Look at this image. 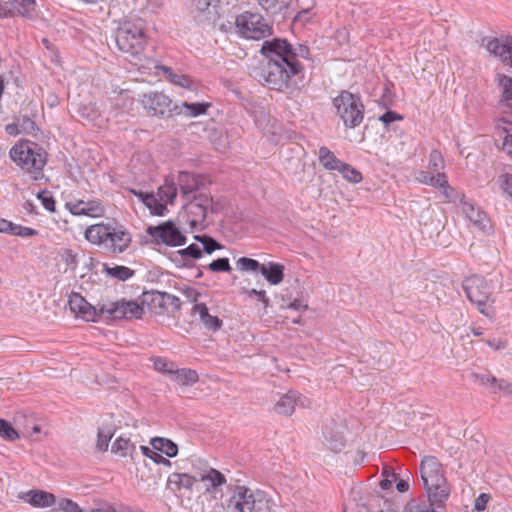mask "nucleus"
I'll list each match as a JSON object with an SVG mask.
<instances>
[{
	"label": "nucleus",
	"mask_w": 512,
	"mask_h": 512,
	"mask_svg": "<svg viewBox=\"0 0 512 512\" xmlns=\"http://www.w3.org/2000/svg\"><path fill=\"white\" fill-rule=\"evenodd\" d=\"M142 103L150 115L165 117L174 114L172 100L162 92H150L144 94Z\"/></svg>",
	"instance_id": "obj_12"
},
{
	"label": "nucleus",
	"mask_w": 512,
	"mask_h": 512,
	"mask_svg": "<svg viewBox=\"0 0 512 512\" xmlns=\"http://www.w3.org/2000/svg\"><path fill=\"white\" fill-rule=\"evenodd\" d=\"M202 481L209 480L214 488L223 485L226 482L225 476L218 470L211 468L210 471L201 477Z\"/></svg>",
	"instance_id": "obj_48"
},
{
	"label": "nucleus",
	"mask_w": 512,
	"mask_h": 512,
	"mask_svg": "<svg viewBox=\"0 0 512 512\" xmlns=\"http://www.w3.org/2000/svg\"><path fill=\"white\" fill-rule=\"evenodd\" d=\"M498 181L502 190L512 198V174L504 173L499 176Z\"/></svg>",
	"instance_id": "obj_54"
},
{
	"label": "nucleus",
	"mask_w": 512,
	"mask_h": 512,
	"mask_svg": "<svg viewBox=\"0 0 512 512\" xmlns=\"http://www.w3.org/2000/svg\"><path fill=\"white\" fill-rule=\"evenodd\" d=\"M22 499L37 508H45L56 503L54 494L44 490H30L23 494Z\"/></svg>",
	"instance_id": "obj_19"
},
{
	"label": "nucleus",
	"mask_w": 512,
	"mask_h": 512,
	"mask_svg": "<svg viewBox=\"0 0 512 512\" xmlns=\"http://www.w3.org/2000/svg\"><path fill=\"white\" fill-rule=\"evenodd\" d=\"M11 159L24 171L31 174L33 180L43 178V168L47 162V152L35 142L25 141L13 146Z\"/></svg>",
	"instance_id": "obj_4"
},
{
	"label": "nucleus",
	"mask_w": 512,
	"mask_h": 512,
	"mask_svg": "<svg viewBox=\"0 0 512 512\" xmlns=\"http://www.w3.org/2000/svg\"><path fill=\"white\" fill-rule=\"evenodd\" d=\"M84 201L83 200H79L75 203L73 202H67L66 203V207L69 209V211L73 214V215H85V211H84Z\"/></svg>",
	"instance_id": "obj_61"
},
{
	"label": "nucleus",
	"mask_w": 512,
	"mask_h": 512,
	"mask_svg": "<svg viewBox=\"0 0 512 512\" xmlns=\"http://www.w3.org/2000/svg\"><path fill=\"white\" fill-rule=\"evenodd\" d=\"M83 208L85 211V216L89 217H99L104 213L103 205L96 200L84 201Z\"/></svg>",
	"instance_id": "obj_44"
},
{
	"label": "nucleus",
	"mask_w": 512,
	"mask_h": 512,
	"mask_svg": "<svg viewBox=\"0 0 512 512\" xmlns=\"http://www.w3.org/2000/svg\"><path fill=\"white\" fill-rule=\"evenodd\" d=\"M178 184L183 195H189L203 185L202 177L200 175L191 174L185 171L179 173Z\"/></svg>",
	"instance_id": "obj_23"
},
{
	"label": "nucleus",
	"mask_w": 512,
	"mask_h": 512,
	"mask_svg": "<svg viewBox=\"0 0 512 512\" xmlns=\"http://www.w3.org/2000/svg\"><path fill=\"white\" fill-rule=\"evenodd\" d=\"M38 231L30 228V227H24L18 224H15L14 231L12 232V235L20 236V237H32L38 235Z\"/></svg>",
	"instance_id": "obj_56"
},
{
	"label": "nucleus",
	"mask_w": 512,
	"mask_h": 512,
	"mask_svg": "<svg viewBox=\"0 0 512 512\" xmlns=\"http://www.w3.org/2000/svg\"><path fill=\"white\" fill-rule=\"evenodd\" d=\"M13 8L21 16H29L34 11L36 2L35 0H10Z\"/></svg>",
	"instance_id": "obj_38"
},
{
	"label": "nucleus",
	"mask_w": 512,
	"mask_h": 512,
	"mask_svg": "<svg viewBox=\"0 0 512 512\" xmlns=\"http://www.w3.org/2000/svg\"><path fill=\"white\" fill-rule=\"evenodd\" d=\"M342 176L351 183H359L363 177L360 171L352 167L350 164L343 162L339 169H336Z\"/></svg>",
	"instance_id": "obj_35"
},
{
	"label": "nucleus",
	"mask_w": 512,
	"mask_h": 512,
	"mask_svg": "<svg viewBox=\"0 0 512 512\" xmlns=\"http://www.w3.org/2000/svg\"><path fill=\"white\" fill-rule=\"evenodd\" d=\"M116 431V425L112 416H109L101 426L98 428L97 434V447L101 451H106L109 446V442Z\"/></svg>",
	"instance_id": "obj_21"
},
{
	"label": "nucleus",
	"mask_w": 512,
	"mask_h": 512,
	"mask_svg": "<svg viewBox=\"0 0 512 512\" xmlns=\"http://www.w3.org/2000/svg\"><path fill=\"white\" fill-rule=\"evenodd\" d=\"M261 7L269 14H278L288 8L291 0H258Z\"/></svg>",
	"instance_id": "obj_32"
},
{
	"label": "nucleus",
	"mask_w": 512,
	"mask_h": 512,
	"mask_svg": "<svg viewBox=\"0 0 512 512\" xmlns=\"http://www.w3.org/2000/svg\"><path fill=\"white\" fill-rule=\"evenodd\" d=\"M194 239L203 245L202 253L211 254L222 248V245L209 235H195Z\"/></svg>",
	"instance_id": "obj_36"
},
{
	"label": "nucleus",
	"mask_w": 512,
	"mask_h": 512,
	"mask_svg": "<svg viewBox=\"0 0 512 512\" xmlns=\"http://www.w3.org/2000/svg\"><path fill=\"white\" fill-rule=\"evenodd\" d=\"M135 445L130 442V439L119 437L112 445V452L120 454L121 456H127L129 451H134Z\"/></svg>",
	"instance_id": "obj_37"
},
{
	"label": "nucleus",
	"mask_w": 512,
	"mask_h": 512,
	"mask_svg": "<svg viewBox=\"0 0 512 512\" xmlns=\"http://www.w3.org/2000/svg\"><path fill=\"white\" fill-rule=\"evenodd\" d=\"M318 157L324 168L328 170L339 169L343 161L339 160L335 154L325 146L319 148Z\"/></svg>",
	"instance_id": "obj_28"
},
{
	"label": "nucleus",
	"mask_w": 512,
	"mask_h": 512,
	"mask_svg": "<svg viewBox=\"0 0 512 512\" xmlns=\"http://www.w3.org/2000/svg\"><path fill=\"white\" fill-rule=\"evenodd\" d=\"M37 198L41 201L42 205L50 212H55L56 202L50 192L43 190L37 194Z\"/></svg>",
	"instance_id": "obj_51"
},
{
	"label": "nucleus",
	"mask_w": 512,
	"mask_h": 512,
	"mask_svg": "<svg viewBox=\"0 0 512 512\" xmlns=\"http://www.w3.org/2000/svg\"><path fill=\"white\" fill-rule=\"evenodd\" d=\"M497 392H503L504 394L512 397V383L504 379H498V382H496L492 390V393Z\"/></svg>",
	"instance_id": "obj_55"
},
{
	"label": "nucleus",
	"mask_w": 512,
	"mask_h": 512,
	"mask_svg": "<svg viewBox=\"0 0 512 512\" xmlns=\"http://www.w3.org/2000/svg\"><path fill=\"white\" fill-rule=\"evenodd\" d=\"M158 196H159V201H165L167 203H170L172 204L174 199L176 198L177 196V188L176 186L172 183V184H165L163 186H160L158 188Z\"/></svg>",
	"instance_id": "obj_39"
},
{
	"label": "nucleus",
	"mask_w": 512,
	"mask_h": 512,
	"mask_svg": "<svg viewBox=\"0 0 512 512\" xmlns=\"http://www.w3.org/2000/svg\"><path fill=\"white\" fill-rule=\"evenodd\" d=\"M442 162L441 154L438 151L433 150L430 154V168L435 172H439V169L442 168Z\"/></svg>",
	"instance_id": "obj_58"
},
{
	"label": "nucleus",
	"mask_w": 512,
	"mask_h": 512,
	"mask_svg": "<svg viewBox=\"0 0 512 512\" xmlns=\"http://www.w3.org/2000/svg\"><path fill=\"white\" fill-rule=\"evenodd\" d=\"M293 58L295 62H299L298 58L309 59L310 49L305 44H298L296 47L292 45Z\"/></svg>",
	"instance_id": "obj_53"
},
{
	"label": "nucleus",
	"mask_w": 512,
	"mask_h": 512,
	"mask_svg": "<svg viewBox=\"0 0 512 512\" xmlns=\"http://www.w3.org/2000/svg\"><path fill=\"white\" fill-rule=\"evenodd\" d=\"M260 53L267 64L255 71V78L259 82L279 92L297 86L294 78L303 72V66L294 61L291 43L282 38L266 40Z\"/></svg>",
	"instance_id": "obj_1"
},
{
	"label": "nucleus",
	"mask_w": 512,
	"mask_h": 512,
	"mask_svg": "<svg viewBox=\"0 0 512 512\" xmlns=\"http://www.w3.org/2000/svg\"><path fill=\"white\" fill-rule=\"evenodd\" d=\"M333 105L346 128H356L364 119V105L358 94L343 90L333 99Z\"/></svg>",
	"instance_id": "obj_5"
},
{
	"label": "nucleus",
	"mask_w": 512,
	"mask_h": 512,
	"mask_svg": "<svg viewBox=\"0 0 512 512\" xmlns=\"http://www.w3.org/2000/svg\"><path fill=\"white\" fill-rule=\"evenodd\" d=\"M236 265L242 271L260 272L263 264L252 258L241 257L237 260Z\"/></svg>",
	"instance_id": "obj_41"
},
{
	"label": "nucleus",
	"mask_w": 512,
	"mask_h": 512,
	"mask_svg": "<svg viewBox=\"0 0 512 512\" xmlns=\"http://www.w3.org/2000/svg\"><path fill=\"white\" fill-rule=\"evenodd\" d=\"M490 498L491 497L489 494L481 493L474 501V510H476L477 512L484 511Z\"/></svg>",
	"instance_id": "obj_59"
},
{
	"label": "nucleus",
	"mask_w": 512,
	"mask_h": 512,
	"mask_svg": "<svg viewBox=\"0 0 512 512\" xmlns=\"http://www.w3.org/2000/svg\"><path fill=\"white\" fill-rule=\"evenodd\" d=\"M132 193L150 210L151 214L164 216L168 209L166 204L160 202L153 193L132 190Z\"/></svg>",
	"instance_id": "obj_20"
},
{
	"label": "nucleus",
	"mask_w": 512,
	"mask_h": 512,
	"mask_svg": "<svg viewBox=\"0 0 512 512\" xmlns=\"http://www.w3.org/2000/svg\"><path fill=\"white\" fill-rule=\"evenodd\" d=\"M250 297H256L257 300L261 301L264 304V307L269 305V298L266 296V292L264 290H246L245 291Z\"/></svg>",
	"instance_id": "obj_62"
},
{
	"label": "nucleus",
	"mask_w": 512,
	"mask_h": 512,
	"mask_svg": "<svg viewBox=\"0 0 512 512\" xmlns=\"http://www.w3.org/2000/svg\"><path fill=\"white\" fill-rule=\"evenodd\" d=\"M0 436L8 441H15L20 438L19 433L13 428L10 422L0 418Z\"/></svg>",
	"instance_id": "obj_40"
},
{
	"label": "nucleus",
	"mask_w": 512,
	"mask_h": 512,
	"mask_svg": "<svg viewBox=\"0 0 512 512\" xmlns=\"http://www.w3.org/2000/svg\"><path fill=\"white\" fill-rule=\"evenodd\" d=\"M68 304L72 313L81 317L85 321H98V317L104 313H100L99 307L92 306L79 293L72 292L69 296Z\"/></svg>",
	"instance_id": "obj_13"
},
{
	"label": "nucleus",
	"mask_w": 512,
	"mask_h": 512,
	"mask_svg": "<svg viewBox=\"0 0 512 512\" xmlns=\"http://www.w3.org/2000/svg\"><path fill=\"white\" fill-rule=\"evenodd\" d=\"M344 426L334 420L327 421L323 426V444L333 452H340L345 447Z\"/></svg>",
	"instance_id": "obj_14"
},
{
	"label": "nucleus",
	"mask_w": 512,
	"mask_h": 512,
	"mask_svg": "<svg viewBox=\"0 0 512 512\" xmlns=\"http://www.w3.org/2000/svg\"><path fill=\"white\" fill-rule=\"evenodd\" d=\"M469 219L480 228H486V215L483 211L477 210L474 214H470Z\"/></svg>",
	"instance_id": "obj_60"
},
{
	"label": "nucleus",
	"mask_w": 512,
	"mask_h": 512,
	"mask_svg": "<svg viewBox=\"0 0 512 512\" xmlns=\"http://www.w3.org/2000/svg\"><path fill=\"white\" fill-rule=\"evenodd\" d=\"M150 444L152 447L168 457H175L178 453V446L175 442L168 438L154 437L151 439Z\"/></svg>",
	"instance_id": "obj_27"
},
{
	"label": "nucleus",
	"mask_w": 512,
	"mask_h": 512,
	"mask_svg": "<svg viewBox=\"0 0 512 512\" xmlns=\"http://www.w3.org/2000/svg\"><path fill=\"white\" fill-rule=\"evenodd\" d=\"M85 238L90 243L103 247L111 254L123 253L132 242L130 232L116 222L89 226L85 231Z\"/></svg>",
	"instance_id": "obj_2"
},
{
	"label": "nucleus",
	"mask_w": 512,
	"mask_h": 512,
	"mask_svg": "<svg viewBox=\"0 0 512 512\" xmlns=\"http://www.w3.org/2000/svg\"><path fill=\"white\" fill-rule=\"evenodd\" d=\"M53 512H81L77 503L70 499H61L53 508Z\"/></svg>",
	"instance_id": "obj_50"
},
{
	"label": "nucleus",
	"mask_w": 512,
	"mask_h": 512,
	"mask_svg": "<svg viewBox=\"0 0 512 512\" xmlns=\"http://www.w3.org/2000/svg\"><path fill=\"white\" fill-rule=\"evenodd\" d=\"M154 365H155V368L157 370H159V371L167 372V373H170V374H173V372H174V370L172 369L173 364L172 363H168L164 359H157L154 362Z\"/></svg>",
	"instance_id": "obj_64"
},
{
	"label": "nucleus",
	"mask_w": 512,
	"mask_h": 512,
	"mask_svg": "<svg viewBox=\"0 0 512 512\" xmlns=\"http://www.w3.org/2000/svg\"><path fill=\"white\" fill-rule=\"evenodd\" d=\"M209 103H188L183 102L181 105H174V114H184L186 116L196 117L205 114Z\"/></svg>",
	"instance_id": "obj_26"
},
{
	"label": "nucleus",
	"mask_w": 512,
	"mask_h": 512,
	"mask_svg": "<svg viewBox=\"0 0 512 512\" xmlns=\"http://www.w3.org/2000/svg\"><path fill=\"white\" fill-rule=\"evenodd\" d=\"M472 379L475 383H478L479 385L489 387L491 391L493 390L496 382H498V379L489 373H473Z\"/></svg>",
	"instance_id": "obj_46"
},
{
	"label": "nucleus",
	"mask_w": 512,
	"mask_h": 512,
	"mask_svg": "<svg viewBox=\"0 0 512 512\" xmlns=\"http://www.w3.org/2000/svg\"><path fill=\"white\" fill-rule=\"evenodd\" d=\"M211 204V197L206 194L195 195L194 198L186 205L187 214L192 216L190 225L196 226L198 223L205 221L209 213V205Z\"/></svg>",
	"instance_id": "obj_15"
},
{
	"label": "nucleus",
	"mask_w": 512,
	"mask_h": 512,
	"mask_svg": "<svg viewBox=\"0 0 512 512\" xmlns=\"http://www.w3.org/2000/svg\"><path fill=\"white\" fill-rule=\"evenodd\" d=\"M103 271L111 278H115L120 281H126L135 274L134 270L121 265L110 267L108 264H104Z\"/></svg>",
	"instance_id": "obj_30"
},
{
	"label": "nucleus",
	"mask_w": 512,
	"mask_h": 512,
	"mask_svg": "<svg viewBox=\"0 0 512 512\" xmlns=\"http://www.w3.org/2000/svg\"><path fill=\"white\" fill-rule=\"evenodd\" d=\"M420 474L428 501L436 504L437 508L443 507L449 498L450 488L437 458L425 457L420 464Z\"/></svg>",
	"instance_id": "obj_3"
},
{
	"label": "nucleus",
	"mask_w": 512,
	"mask_h": 512,
	"mask_svg": "<svg viewBox=\"0 0 512 512\" xmlns=\"http://www.w3.org/2000/svg\"><path fill=\"white\" fill-rule=\"evenodd\" d=\"M486 48L503 63L512 67V37H506L504 40L498 38L490 39L486 44Z\"/></svg>",
	"instance_id": "obj_17"
},
{
	"label": "nucleus",
	"mask_w": 512,
	"mask_h": 512,
	"mask_svg": "<svg viewBox=\"0 0 512 512\" xmlns=\"http://www.w3.org/2000/svg\"><path fill=\"white\" fill-rule=\"evenodd\" d=\"M167 293L157 290L144 291L141 296V303L156 315H163L167 312Z\"/></svg>",
	"instance_id": "obj_18"
},
{
	"label": "nucleus",
	"mask_w": 512,
	"mask_h": 512,
	"mask_svg": "<svg viewBox=\"0 0 512 512\" xmlns=\"http://www.w3.org/2000/svg\"><path fill=\"white\" fill-rule=\"evenodd\" d=\"M403 119V116L396 113L395 111H392V110H387L384 114H382L380 117H379V120L385 125V126H388L390 125L391 123H393L394 121H400Z\"/></svg>",
	"instance_id": "obj_57"
},
{
	"label": "nucleus",
	"mask_w": 512,
	"mask_h": 512,
	"mask_svg": "<svg viewBox=\"0 0 512 512\" xmlns=\"http://www.w3.org/2000/svg\"><path fill=\"white\" fill-rule=\"evenodd\" d=\"M237 32L248 39L259 40L273 33L272 26L258 13L245 11L235 20Z\"/></svg>",
	"instance_id": "obj_8"
},
{
	"label": "nucleus",
	"mask_w": 512,
	"mask_h": 512,
	"mask_svg": "<svg viewBox=\"0 0 512 512\" xmlns=\"http://www.w3.org/2000/svg\"><path fill=\"white\" fill-rule=\"evenodd\" d=\"M498 85L502 89L500 102L508 108H512V77L506 75L498 76Z\"/></svg>",
	"instance_id": "obj_29"
},
{
	"label": "nucleus",
	"mask_w": 512,
	"mask_h": 512,
	"mask_svg": "<svg viewBox=\"0 0 512 512\" xmlns=\"http://www.w3.org/2000/svg\"><path fill=\"white\" fill-rule=\"evenodd\" d=\"M174 379L181 385H190L198 381L199 376L192 369H177L173 372Z\"/></svg>",
	"instance_id": "obj_33"
},
{
	"label": "nucleus",
	"mask_w": 512,
	"mask_h": 512,
	"mask_svg": "<svg viewBox=\"0 0 512 512\" xmlns=\"http://www.w3.org/2000/svg\"><path fill=\"white\" fill-rule=\"evenodd\" d=\"M160 69L167 75L168 80L180 87L190 88L192 80L189 76L184 74H176L170 67L161 66Z\"/></svg>",
	"instance_id": "obj_31"
},
{
	"label": "nucleus",
	"mask_w": 512,
	"mask_h": 512,
	"mask_svg": "<svg viewBox=\"0 0 512 512\" xmlns=\"http://www.w3.org/2000/svg\"><path fill=\"white\" fill-rule=\"evenodd\" d=\"M146 232L152 237L155 244H165L170 247L183 246L187 237L180 228L171 220L160 223L156 226H148Z\"/></svg>",
	"instance_id": "obj_9"
},
{
	"label": "nucleus",
	"mask_w": 512,
	"mask_h": 512,
	"mask_svg": "<svg viewBox=\"0 0 512 512\" xmlns=\"http://www.w3.org/2000/svg\"><path fill=\"white\" fill-rule=\"evenodd\" d=\"M166 302H167V312H169V307H171L172 312L178 311L181 308V301L177 296L167 293Z\"/></svg>",
	"instance_id": "obj_63"
},
{
	"label": "nucleus",
	"mask_w": 512,
	"mask_h": 512,
	"mask_svg": "<svg viewBox=\"0 0 512 512\" xmlns=\"http://www.w3.org/2000/svg\"><path fill=\"white\" fill-rule=\"evenodd\" d=\"M309 401L305 396H302L297 391H289L280 397L275 404V411L278 414L290 416L295 411L296 407H306Z\"/></svg>",
	"instance_id": "obj_16"
},
{
	"label": "nucleus",
	"mask_w": 512,
	"mask_h": 512,
	"mask_svg": "<svg viewBox=\"0 0 512 512\" xmlns=\"http://www.w3.org/2000/svg\"><path fill=\"white\" fill-rule=\"evenodd\" d=\"M60 257L62 261L66 264L68 269L71 271H75L78 266L77 253H75L72 249H63L60 252Z\"/></svg>",
	"instance_id": "obj_47"
},
{
	"label": "nucleus",
	"mask_w": 512,
	"mask_h": 512,
	"mask_svg": "<svg viewBox=\"0 0 512 512\" xmlns=\"http://www.w3.org/2000/svg\"><path fill=\"white\" fill-rule=\"evenodd\" d=\"M115 40L120 51L133 57H139L147 43L144 29L130 21L122 23L117 28Z\"/></svg>",
	"instance_id": "obj_6"
},
{
	"label": "nucleus",
	"mask_w": 512,
	"mask_h": 512,
	"mask_svg": "<svg viewBox=\"0 0 512 512\" xmlns=\"http://www.w3.org/2000/svg\"><path fill=\"white\" fill-rule=\"evenodd\" d=\"M140 449H141L143 455L148 457L149 459H151L154 463H156V464H163L165 466H171L170 460H168L167 458L163 457L159 453V451H156L153 447L151 449V448H149L147 446H141Z\"/></svg>",
	"instance_id": "obj_42"
},
{
	"label": "nucleus",
	"mask_w": 512,
	"mask_h": 512,
	"mask_svg": "<svg viewBox=\"0 0 512 512\" xmlns=\"http://www.w3.org/2000/svg\"><path fill=\"white\" fill-rule=\"evenodd\" d=\"M263 277L272 285H278L284 278V266L275 262L263 264L260 270Z\"/></svg>",
	"instance_id": "obj_25"
},
{
	"label": "nucleus",
	"mask_w": 512,
	"mask_h": 512,
	"mask_svg": "<svg viewBox=\"0 0 512 512\" xmlns=\"http://www.w3.org/2000/svg\"><path fill=\"white\" fill-rule=\"evenodd\" d=\"M193 312L199 315L201 322L207 329L217 331L222 327V320L217 316L210 315L206 304H195Z\"/></svg>",
	"instance_id": "obj_24"
},
{
	"label": "nucleus",
	"mask_w": 512,
	"mask_h": 512,
	"mask_svg": "<svg viewBox=\"0 0 512 512\" xmlns=\"http://www.w3.org/2000/svg\"><path fill=\"white\" fill-rule=\"evenodd\" d=\"M196 481L197 479L195 477L187 473H172L168 477L166 487L173 492H177L182 488L192 490Z\"/></svg>",
	"instance_id": "obj_22"
},
{
	"label": "nucleus",
	"mask_w": 512,
	"mask_h": 512,
	"mask_svg": "<svg viewBox=\"0 0 512 512\" xmlns=\"http://www.w3.org/2000/svg\"><path fill=\"white\" fill-rule=\"evenodd\" d=\"M100 313L107 314L108 318L114 320L121 319H139L144 313L142 303L138 304L134 300L121 299L116 302H112L110 305H98Z\"/></svg>",
	"instance_id": "obj_10"
},
{
	"label": "nucleus",
	"mask_w": 512,
	"mask_h": 512,
	"mask_svg": "<svg viewBox=\"0 0 512 512\" xmlns=\"http://www.w3.org/2000/svg\"><path fill=\"white\" fill-rule=\"evenodd\" d=\"M463 290L469 301L475 304L479 312L487 317L494 316V309L489 301L492 289L483 276L472 275L463 281Z\"/></svg>",
	"instance_id": "obj_7"
},
{
	"label": "nucleus",
	"mask_w": 512,
	"mask_h": 512,
	"mask_svg": "<svg viewBox=\"0 0 512 512\" xmlns=\"http://www.w3.org/2000/svg\"><path fill=\"white\" fill-rule=\"evenodd\" d=\"M257 496H261V493L257 492L255 494L249 488L237 485L233 495L228 500L227 510L229 512H254L260 510L259 503L261 500L257 499Z\"/></svg>",
	"instance_id": "obj_11"
},
{
	"label": "nucleus",
	"mask_w": 512,
	"mask_h": 512,
	"mask_svg": "<svg viewBox=\"0 0 512 512\" xmlns=\"http://www.w3.org/2000/svg\"><path fill=\"white\" fill-rule=\"evenodd\" d=\"M443 189L442 193L445 196L446 200L449 202H460L462 193L457 192L453 187H451L448 183L444 184L442 187Z\"/></svg>",
	"instance_id": "obj_52"
},
{
	"label": "nucleus",
	"mask_w": 512,
	"mask_h": 512,
	"mask_svg": "<svg viewBox=\"0 0 512 512\" xmlns=\"http://www.w3.org/2000/svg\"><path fill=\"white\" fill-rule=\"evenodd\" d=\"M207 269L212 272H230L232 267L230 265L229 259L226 257L218 258L213 260L211 263L207 265Z\"/></svg>",
	"instance_id": "obj_49"
},
{
	"label": "nucleus",
	"mask_w": 512,
	"mask_h": 512,
	"mask_svg": "<svg viewBox=\"0 0 512 512\" xmlns=\"http://www.w3.org/2000/svg\"><path fill=\"white\" fill-rule=\"evenodd\" d=\"M422 183L429 184L434 187H442L447 184L446 175L444 173L437 172L436 175L431 174L427 171H422L418 178Z\"/></svg>",
	"instance_id": "obj_34"
},
{
	"label": "nucleus",
	"mask_w": 512,
	"mask_h": 512,
	"mask_svg": "<svg viewBox=\"0 0 512 512\" xmlns=\"http://www.w3.org/2000/svg\"><path fill=\"white\" fill-rule=\"evenodd\" d=\"M17 122L19 124V127L21 129L22 133L35 135L38 131V127L34 120H32L30 117L24 115L17 119Z\"/></svg>",
	"instance_id": "obj_45"
},
{
	"label": "nucleus",
	"mask_w": 512,
	"mask_h": 512,
	"mask_svg": "<svg viewBox=\"0 0 512 512\" xmlns=\"http://www.w3.org/2000/svg\"><path fill=\"white\" fill-rule=\"evenodd\" d=\"M185 261L189 259H200L202 257V249L197 244H190L184 249H180L176 252Z\"/></svg>",
	"instance_id": "obj_43"
}]
</instances>
